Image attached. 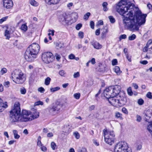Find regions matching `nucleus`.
<instances>
[{"label":"nucleus","instance_id":"obj_1","mask_svg":"<svg viewBox=\"0 0 152 152\" xmlns=\"http://www.w3.org/2000/svg\"><path fill=\"white\" fill-rule=\"evenodd\" d=\"M133 5L127 3L126 0H121L116 6L117 12L123 16V21L125 27L132 31L139 30V27L145 23L147 16L139 10L135 11L133 15L132 10Z\"/></svg>","mask_w":152,"mask_h":152},{"label":"nucleus","instance_id":"obj_2","mask_svg":"<svg viewBox=\"0 0 152 152\" xmlns=\"http://www.w3.org/2000/svg\"><path fill=\"white\" fill-rule=\"evenodd\" d=\"M40 50L39 45L36 43H34L27 48L25 54V59L28 61H34L37 58Z\"/></svg>","mask_w":152,"mask_h":152},{"label":"nucleus","instance_id":"obj_3","mask_svg":"<svg viewBox=\"0 0 152 152\" xmlns=\"http://www.w3.org/2000/svg\"><path fill=\"white\" fill-rule=\"evenodd\" d=\"M9 118L11 122L20 121V109L19 102H15L13 108L10 111Z\"/></svg>","mask_w":152,"mask_h":152},{"label":"nucleus","instance_id":"obj_4","mask_svg":"<svg viewBox=\"0 0 152 152\" xmlns=\"http://www.w3.org/2000/svg\"><path fill=\"white\" fill-rule=\"evenodd\" d=\"M103 132L105 142L110 145H112L114 143L115 139L114 131L105 129Z\"/></svg>","mask_w":152,"mask_h":152},{"label":"nucleus","instance_id":"obj_5","mask_svg":"<svg viewBox=\"0 0 152 152\" xmlns=\"http://www.w3.org/2000/svg\"><path fill=\"white\" fill-rule=\"evenodd\" d=\"M11 75L13 81L17 84H22L26 80L23 74L20 70L15 69L12 72Z\"/></svg>","mask_w":152,"mask_h":152},{"label":"nucleus","instance_id":"obj_6","mask_svg":"<svg viewBox=\"0 0 152 152\" xmlns=\"http://www.w3.org/2000/svg\"><path fill=\"white\" fill-rule=\"evenodd\" d=\"M114 152H132V150L128 147L127 143L124 141H121L117 143L115 146Z\"/></svg>","mask_w":152,"mask_h":152},{"label":"nucleus","instance_id":"obj_7","mask_svg":"<svg viewBox=\"0 0 152 152\" xmlns=\"http://www.w3.org/2000/svg\"><path fill=\"white\" fill-rule=\"evenodd\" d=\"M42 60L45 63H50L52 62L54 60L53 54L50 52L44 53L42 55Z\"/></svg>","mask_w":152,"mask_h":152},{"label":"nucleus","instance_id":"obj_8","mask_svg":"<svg viewBox=\"0 0 152 152\" xmlns=\"http://www.w3.org/2000/svg\"><path fill=\"white\" fill-rule=\"evenodd\" d=\"M112 91V96H115L118 95L121 91V87L119 85H116L114 86H110L109 88Z\"/></svg>","mask_w":152,"mask_h":152},{"label":"nucleus","instance_id":"obj_9","mask_svg":"<svg viewBox=\"0 0 152 152\" xmlns=\"http://www.w3.org/2000/svg\"><path fill=\"white\" fill-rule=\"evenodd\" d=\"M109 102L113 106L118 107H120L119 105V99L118 97L112 96L109 98L108 100Z\"/></svg>","mask_w":152,"mask_h":152},{"label":"nucleus","instance_id":"obj_10","mask_svg":"<svg viewBox=\"0 0 152 152\" xmlns=\"http://www.w3.org/2000/svg\"><path fill=\"white\" fill-rule=\"evenodd\" d=\"M3 5L4 7L10 9L13 7V3L11 0H3Z\"/></svg>","mask_w":152,"mask_h":152},{"label":"nucleus","instance_id":"obj_11","mask_svg":"<svg viewBox=\"0 0 152 152\" xmlns=\"http://www.w3.org/2000/svg\"><path fill=\"white\" fill-rule=\"evenodd\" d=\"M119 105L120 107L123 106L125 105L126 102V98L124 94H123L122 96L121 95L119 96Z\"/></svg>","mask_w":152,"mask_h":152},{"label":"nucleus","instance_id":"obj_12","mask_svg":"<svg viewBox=\"0 0 152 152\" xmlns=\"http://www.w3.org/2000/svg\"><path fill=\"white\" fill-rule=\"evenodd\" d=\"M109 88H110V87L107 88L104 91V96L108 100L110 97L113 96H112V91Z\"/></svg>","mask_w":152,"mask_h":152},{"label":"nucleus","instance_id":"obj_13","mask_svg":"<svg viewBox=\"0 0 152 152\" xmlns=\"http://www.w3.org/2000/svg\"><path fill=\"white\" fill-rule=\"evenodd\" d=\"M68 18V15L66 13H62L58 16V19L60 22L66 21Z\"/></svg>","mask_w":152,"mask_h":152},{"label":"nucleus","instance_id":"obj_14","mask_svg":"<svg viewBox=\"0 0 152 152\" xmlns=\"http://www.w3.org/2000/svg\"><path fill=\"white\" fill-rule=\"evenodd\" d=\"M20 122H27L31 121V115H26L24 117H21L20 115Z\"/></svg>","mask_w":152,"mask_h":152},{"label":"nucleus","instance_id":"obj_15","mask_svg":"<svg viewBox=\"0 0 152 152\" xmlns=\"http://www.w3.org/2000/svg\"><path fill=\"white\" fill-rule=\"evenodd\" d=\"M39 116V113L36 110H35L32 114H31V121L38 118Z\"/></svg>","mask_w":152,"mask_h":152},{"label":"nucleus","instance_id":"obj_16","mask_svg":"<svg viewBox=\"0 0 152 152\" xmlns=\"http://www.w3.org/2000/svg\"><path fill=\"white\" fill-rule=\"evenodd\" d=\"M91 44L95 48L97 49H100L102 48V45L96 42H92Z\"/></svg>","mask_w":152,"mask_h":152},{"label":"nucleus","instance_id":"obj_17","mask_svg":"<svg viewBox=\"0 0 152 152\" xmlns=\"http://www.w3.org/2000/svg\"><path fill=\"white\" fill-rule=\"evenodd\" d=\"M31 115V112L30 111L26 110H23L21 112V114L20 113V115L21 117H24L26 115Z\"/></svg>","mask_w":152,"mask_h":152},{"label":"nucleus","instance_id":"obj_18","mask_svg":"<svg viewBox=\"0 0 152 152\" xmlns=\"http://www.w3.org/2000/svg\"><path fill=\"white\" fill-rule=\"evenodd\" d=\"M114 71L118 75H119L122 73V71L120 70L119 67L117 66L115 67Z\"/></svg>","mask_w":152,"mask_h":152},{"label":"nucleus","instance_id":"obj_19","mask_svg":"<svg viewBox=\"0 0 152 152\" xmlns=\"http://www.w3.org/2000/svg\"><path fill=\"white\" fill-rule=\"evenodd\" d=\"M13 132L14 135V137L16 139H18L20 137V136L18 134L17 130H14L13 131Z\"/></svg>","mask_w":152,"mask_h":152},{"label":"nucleus","instance_id":"obj_20","mask_svg":"<svg viewBox=\"0 0 152 152\" xmlns=\"http://www.w3.org/2000/svg\"><path fill=\"white\" fill-rule=\"evenodd\" d=\"M60 0H50L48 4L49 5L51 4H55L58 3Z\"/></svg>","mask_w":152,"mask_h":152},{"label":"nucleus","instance_id":"obj_21","mask_svg":"<svg viewBox=\"0 0 152 152\" xmlns=\"http://www.w3.org/2000/svg\"><path fill=\"white\" fill-rule=\"evenodd\" d=\"M115 117L117 118H119L120 119H122V114L118 112H116L115 113Z\"/></svg>","mask_w":152,"mask_h":152},{"label":"nucleus","instance_id":"obj_22","mask_svg":"<svg viewBox=\"0 0 152 152\" xmlns=\"http://www.w3.org/2000/svg\"><path fill=\"white\" fill-rule=\"evenodd\" d=\"M60 89L59 87L57 86L53 88H50V91L51 92L53 93L56 91H58Z\"/></svg>","mask_w":152,"mask_h":152},{"label":"nucleus","instance_id":"obj_23","mask_svg":"<svg viewBox=\"0 0 152 152\" xmlns=\"http://www.w3.org/2000/svg\"><path fill=\"white\" fill-rule=\"evenodd\" d=\"M53 107L54 108L55 112H58L60 110V108L59 106L56 104H53L52 105Z\"/></svg>","mask_w":152,"mask_h":152},{"label":"nucleus","instance_id":"obj_24","mask_svg":"<svg viewBox=\"0 0 152 152\" xmlns=\"http://www.w3.org/2000/svg\"><path fill=\"white\" fill-rule=\"evenodd\" d=\"M51 113H53L55 112L52 105L48 107L47 109Z\"/></svg>","mask_w":152,"mask_h":152},{"label":"nucleus","instance_id":"obj_25","mask_svg":"<svg viewBox=\"0 0 152 152\" xmlns=\"http://www.w3.org/2000/svg\"><path fill=\"white\" fill-rule=\"evenodd\" d=\"M107 68L104 66L102 65L100 66L99 70L101 72H105L107 71Z\"/></svg>","mask_w":152,"mask_h":152},{"label":"nucleus","instance_id":"obj_26","mask_svg":"<svg viewBox=\"0 0 152 152\" xmlns=\"http://www.w3.org/2000/svg\"><path fill=\"white\" fill-rule=\"evenodd\" d=\"M41 137L40 136H39L37 139V145L39 147L41 146L42 145H43V144L42 143L41 141Z\"/></svg>","mask_w":152,"mask_h":152},{"label":"nucleus","instance_id":"obj_27","mask_svg":"<svg viewBox=\"0 0 152 152\" xmlns=\"http://www.w3.org/2000/svg\"><path fill=\"white\" fill-rule=\"evenodd\" d=\"M21 29L24 32L26 31L28 29V27L26 24H22L21 26Z\"/></svg>","mask_w":152,"mask_h":152},{"label":"nucleus","instance_id":"obj_28","mask_svg":"<svg viewBox=\"0 0 152 152\" xmlns=\"http://www.w3.org/2000/svg\"><path fill=\"white\" fill-rule=\"evenodd\" d=\"M51 80V78L48 77L45 79V84L46 85L48 86L50 84V82Z\"/></svg>","mask_w":152,"mask_h":152},{"label":"nucleus","instance_id":"obj_29","mask_svg":"<svg viewBox=\"0 0 152 152\" xmlns=\"http://www.w3.org/2000/svg\"><path fill=\"white\" fill-rule=\"evenodd\" d=\"M51 147L53 150H55L57 148V147L56 144L55 142H52L50 144Z\"/></svg>","mask_w":152,"mask_h":152},{"label":"nucleus","instance_id":"obj_30","mask_svg":"<svg viewBox=\"0 0 152 152\" xmlns=\"http://www.w3.org/2000/svg\"><path fill=\"white\" fill-rule=\"evenodd\" d=\"M108 5L107 3L106 2H104L102 4V6L103 7V10L104 11H107L108 10V9L107 7V6Z\"/></svg>","mask_w":152,"mask_h":152},{"label":"nucleus","instance_id":"obj_31","mask_svg":"<svg viewBox=\"0 0 152 152\" xmlns=\"http://www.w3.org/2000/svg\"><path fill=\"white\" fill-rule=\"evenodd\" d=\"M7 104H5L3 103L0 106V112L3 111L4 109L5 108L7 107Z\"/></svg>","mask_w":152,"mask_h":152},{"label":"nucleus","instance_id":"obj_32","mask_svg":"<svg viewBox=\"0 0 152 152\" xmlns=\"http://www.w3.org/2000/svg\"><path fill=\"white\" fill-rule=\"evenodd\" d=\"M29 2L30 4L32 6H37L38 5V3L34 0H31Z\"/></svg>","mask_w":152,"mask_h":152},{"label":"nucleus","instance_id":"obj_33","mask_svg":"<svg viewBox=\"0 0 152 152\" xmlns=\"http://www.w3.org/2000/svg\"><path fill=\"white\" fill-rule=\"evenodd\" d=\"M71 17L72 18L77 19L78 17V14L76 12L72 13L71 15Z\"/></svg>","mask_w":152,"mask_h":152},{"label":"nucleus","instance_id":"obj_34","mask_svg":"<svg viewBox=\"0 0 152 152\" xmlns=\"http://www.w3.org/2000/svg\"><path fill=\"white\" fill-rule=\"evenodd\" d=\"M4 36L6 37V39H9L10 37V32L9 31L6 30L4 34Z\"/></svg>","mask_w":152,"mask_h":152},{"label":"nucleus","instance_id":"obj_35","mask_svg":"<svg viewBox=\"0 0 152 152\" xmlns=\"http://www.w3.org/2000/svg\"><path fill=\"white\" fill-rule=\"evenodd\" d=\"M20 92L22 94H25L26 92V89L24 87H22L20 89Z\"/></svg>","mask_w":152,"mask_h":152},{"label":"nucleus","instance_id":"obj_36","mask_svg":"<svg viewBox=\"0 0 152 152\" xmlns=\"http://www.w3.org/2000/svg\"><path fill=\"white\" fill-rule=\"evenodd\" d=\"M73 135L76 139H78L80 138V135L78 132H74L73 133Z\"/></svg>","mask_w":152,"mask_h":152},{"label":"nucleus","instance_id":"obj_37","mask_svg":"<svg viewBox=\"0 0 152 152\" xmlns=\"http://www.w3.org/2000/svg\"><path fill=\"white\" fill-rule=\"evenodd\" d=\"M59 74L61 76L65 77L66 75V73L64 70H60L59 72Z\"/></svg>","mask_w":152,"mask_h":152},{"label":"nucleus","instance_id":"obj_38","mask_svg":"<svg viewBox=\"0 0 152 152\" xmlns=\"http://www.w3.org/2000/svg\"><path fill=\"white\" fill-rule=\"evenodd\" d=\"M41 150L44 152H46L47 151V148L43 145L39 147Z\"/></svg>","mask_w":152,"mask_h":152},{"label":"nucleus","instance_id":"obj_39","mask_svg":"<svg viewBox=\"0 0 152 152\" xmlns=\"http://www.w3.org/2000/svg\"><path fill=\"white\" fill-rule=\"evenodd\" d=\"M91 14L90 12H88L85 14L83 18L84 20H87L88 19L89 16H90Z\"/></svg>","mask_w":152,"mask_h":152},{"label":"nucleus","instance_id":"obj_40","mask_svg":"<svg viewBox=\"0 0 152 152\" xmlns=\"http://www.w3.org/2000/svg\"><path fill=\"white\" fill-rule=\"evenodd\" d=\"M136 38V36L134 34H133L132 35L129 36L128 37V39L130 40H134Z\"/></svg>","mask_w":152,"mask_h":152},{"label":"nucleus","instance_id":"obj_41","mask_svg":"<svg viewBox=\"0 0 152 152\" xmlns=\"http://www.w3.org/2000/svg\"><path fill=\"white\" fill-rule=\"evenodd\" d=\"M127 91L129 95L131 96L133 95V93L132 91L131 87L127 89Z\"/></svg>","mask_w":152,"mask_h":152},{"label":"nucleus","instance_id":"obj_42","mask_svg":"<svg viewBox=\"0 0 152 152\" xmlns=\"http://www.w3.org/2000/svg\"><path fill=\"white\" fill-rule=\"evenodd\" d=\"M109 18L111 23H114L115 22V20L113 17L112 16H109Z\"/></svg>","mask_w":152,"mask_h":152},{"label":"nucleus","instance_id":"obj_43","mask_svg":"<svg viewBox=\"0 0 152 152\" xmlns=\"http://www.w3.org/2000/svg\"><path fill=\"white\" fill-rule=\"evenodd\" d=\"M122 111L125 114L127 115L128 114V112L127 109L125 107H123L122 109Z\"/></svg>","mask_w":152,"mask_h":152},{"label":"nucleus","instance_id":"obj_44","mask_svg":"<svg viewBox=\"0 0 152 152\" xmlns=\"http://www.w3.org/2000/svg\"><path fill=\"white\" fill-rule=\"evenodd\" d=\"M126 38V34L121 35L119 37V40L121 41V39H125Z\"/></svg>","mask_w":152,"mask_h":152},{"label":"nucleus","instance_id":"obj_45","mask_svg":"<svg viewBox=\"0 0 152 152\" xmlns=\"http://www.w3.org/2000/svg\"><path fill=\"white\" fill-rule=\"evenodd\" d=\"M80 96V94L75 93L74 94V97L77 99H79Z\"/></svg>","mask_w":152,"mask_h":152},{"label":"nucleus","instance_id":"obj_46","mask_svg":"<svg viewBox=\"0 0 152 152\" xmlns=\"http://www.w3.org/2000/svg\"><path fill=\"white\" fill-rule=\"evenodd\" d=\"M38 91L41 93H43L45 91V89L41 87L38 89Z\"/></svg>","mask_w":152,"mask_h":152},{"label":"nucleus","instance_id":"obj_47","mask_svg":"<svg viewBox=\"0 0 152 152\" xmlns=\"http://www.w3.org/2000/svg\"><path fill=\"white\" fill-rule=\"evenodd\" d=\"M108 32V30L107 29H104V31L102 33V37H105L106 34Z\"/></svg>","mask_w":152,"mask_h":152},{"label":"nucleus","instance_id":"obj_48","mask_svg":"<svg viewBox=\"0 0 152 152\" xmlns=\"http://www.w3.org/2000/svg\"><path fill=\"white\" fill-rule=\"evenodd\" d=\"M8 18V16H6L5 17L1 19H0V24L2 23L3 22L6 21Z\"/></svg>","mask_w":152,"mask_h":152},{"label":"nucleus","instance_id":"obj_49","mask_svg":"<svg viewBox=\"0 0 152 152\" xmlns=\"http://www.w3.org/2000/svg\"><path fill=\"white\" fill-rule=\"evenodd\" d=\"M48 31L49 32H51V33H49L48 34V35L49 36H50L51 34L53 36L54 35V33L55 31L54 30H51L50 29H49Z\"/></svg>","mask_w":152,"mask_h":152},{"label":"nucleus","instance_id":"obj_50","mask_svg":"<svg viewBox=\"0 0 152 152\" xmlns=\"http://www.w3.org/2000/svg\"><path fill=\"white\" fill-rule=\"evenodd\" d=\"M3 85L5 87L8 88L10 86V83L9 81L5 82L4 83Z\"/></svg>","mask_w":152,"mask_h":152},{"label":"nucleus","instance_id":"obj_51","mask_svg":"<svg viewBox=\"0 0 152 152\" xmlns=\"http://www.w3.org/2000/svg\"><path fill=\"white\" fill-rule=\"evenodd\" d=\"M118 62L117 60L116 59H113L112 62V64L113 65H115L117 64Z\"/></svg>","mask_w":152,"mask_h":152},{"label":"nucleus","instance_id":"obj_52","mask_svg":"<svg viewBox=\"0 0 152 152\" xmlns=\"http://www.w3.org/2000/svg\"><path fill=\"white\" fill-rule=\"evenodd\" d=\"M82 24L81 23L77 24L76 26V29L77 30H79L82 27Z\"/></svg>","mask_w":152,"mask_h":152},{"label":"nucleus","instance_id":"obj_53","mask_svg":"<svg viewBox=\"0 0 152 152\" xmlns=\"http://www.w3.org/2000/svg\"><path fill=\"white\" fill-rule=\"evenodd\" d=\"M143 103L144 101L141 99H139L138 101V103L140 105H142L143 104Z\"/></svg>","mask_w":152,"mask_h":152},{"label":"nucleus","instance_id":"obj_54","mask_svg":"<svg viewBox=\"0 0 152 152\" xmlns=\"http://www.w3.org/2000/svg\"><path fill=\"white\" fill-rule=\"evenodd\" d=\"M80 73L79 72H75L73 75V77L74 78H77L79 77L80 76Z\"/></svg>","mask_w":152,"mask_h":152},{"label":"nucleus","instance_id":"obj_55","mask_svg":"<svg viewBox=\"0 0 152 152\" xmlns=\"http://www.w3.org/2000/svg\"><path fill=\"white\" fill-rule=\"evenodd\" d=\"M7 69L5 68H3L1 69V74L3 75L4 73H5L7 72Z\"/></svg>","mask_w":152,"mask_h":152},{"label":"nucleus","instance_id":"obj_56","mask_svg":"<svg viewBox=\"0 0 152 152\" xmlns=\"http://www.w3.org/2000/svg\"><path fill=\"white\" fill-rule=\"evenodd\" d=\"M136 121L137 122H140L141 121L142 118L141 117L140 115H136Z\"/></svg>","mask_w":152,"mask_h":152},{"label":"nucleus","instance_id":"obj_57","mask_svg":"<svg viewBox=\"0 0 152 152\" xmlns=\"http://www.w3.org/2000/svg\"><path fill=\"white\" fill-rule=\"evenodd\" d=\"M78 36L79 37L81 38L82 39L83 37V32L82 31H80L78 33Z\"/></svg>","mask_w":152,"mask_h":152},{"label":"nucleus","instance_id":"obj_58","mask_svg":"<svg viewBox=\"0 0 152 152\" xmlns=\"http://www.w3.org/2000/svg\"><path fill=\"white\" fill-rule=\"evenodd\" d=\"M146 96L150 99H152L151 93L150 92H148L146 94Z\"/></svg>","mask_w":152,"mask_h":152},{"label":"nucleus","instance_id":"obj_59","mask_svg":"<svg viewBox=\"0 0 152 152\" xmlns=\"http://www.w3.org/2000/svg\"><path fill=\"white\" fill-rule=\"evenodd\" d=\"M90 26L91 27L92 29H94V22L93 21H91L90 22Z\"/></svg>","mask_w":152,"mask_h":152},{"label":"nucleus","instance_id":"obj_60","mask_svg":"<svg viewBox=\"0 0 152 152\" xmlns=\"http://www.w3.org/2000/svg\"><path fill=\"white\" fill-rule=\"evenodd\" d=\"M103 24V21L102 20H100L98 21L97 23V25H102Z\"/></svg>","mask_w":152,"mask_h":152},{"label":"nucleus","instance_id":"obj_61","mask_svg":"<svg viewBox=\"0 0 152 152\" xmlns=\"http://www.w3.org/2000/svg\"><path fill=\"white\" fill-rule=\"evenodd\" d=\"M75 58V55L74 54H70V55H69V58L70 59H74Z\"/></svg>","mask_w":152,"mask_h":152},{"label":"nucleus","instance_id":"obj_62","mask_svg":"<svg viewBox=\"0 0 152 152\" xmlns=\"http://www.w3.org/2000/svg\"><path fill=\"white\" fill-rule=\"evenodd\" d=\"M148 47L149 46H148L146 45L143 48V51L144 52H146L148 50Z\"/></svg>","mask_w":152,"mask_h":152},{"label":"nucleus","instance_id":"obj_63","mask_svg":"<svg viewBox=\"0 0 152 152\" xmlns=\"http://www.w3.org/2000/svg\"><path fill=\"white\" fill-rule=\"evenodd\" d=\"M100 29L99 28L97 29L95 31V34L96 35H99L100 34Z\"/></svg>","mask_w":152,"mask_h":152},{"label":"nucleus","instance_id":"obj_64","mask_svg":"<svg viewBox=\"0 0 152 152\" xmlns=\"http://www.w3.org/2000/svg\"><path fill=\"white\" fill-rule=\"evenodd\" d=\"M152 44V39H150L149 40L148 42L146 45H147L148 46L149 45Z\"/></svg>","mask_w":152,"mask_h":152}]
</instances>
